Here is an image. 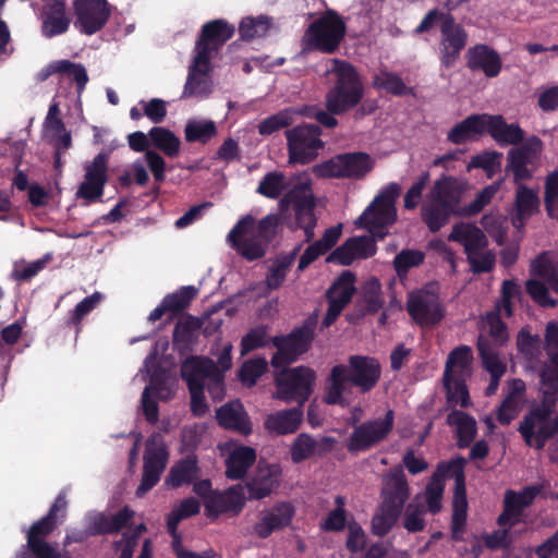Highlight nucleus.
I'll return each mask as SVG.
<instances>
[{
  "label": "nucleus",
  "mask_w": 558,
  "mask_h": 558,
  "mask_svg": "<svg viewBox=\"0 0 558 558\" xmlns=\"http://www.w3.org/2000/svg\"><path fill=\"white\" fill-rule=\"evenodd\" d=\"M501 181L494 182L478 192L466 206H461L463 185L452 175H441L437 179L421 207V218L430 232H438L452 216L470 217L477 215L497 194Z\"/></svg>",
  "instance_id": "1"
},
{
  "label": "nucleus",
  "mask_w": 558,
  "mask_h": 558,
  "mask_svg": "<svg viewBox=\"0 0 558 558\" xmlns=\"http://www.w3.org/2000/svg\"><path fill=\"white\" fill-rule=\"evenodd\" d=\"M457 460L449 463H440L427 483L424 497L427 509L430 513H438L441 508V500L445 490V480L453 478L454 489L452 497V514L450 522L451 538L454 542H463L468 521V498L465 488V476L463 464L466 459L457 456Z\"/></svg>",
  "instance_id": "2"
},
{
  "label": "nucleus",
  "mask_w": 558,
  "mask_h": 558,
  "mask_svg": "<svg viewBox=\"0 0 558 558\" xmlns=\"http://www.w3.org/2000/svg\"><path fill=\"white\" fill-rule=\"evenodd\" d=\"M539 377L543 400L530 409L519 427L526 445L536 450L558 435V414L554 416L558 400V369L543 367Z\"/></svg>",
  "instance_id": "3"
},
{
  "label": "nucleus",
  "mask_w": 558,
  "mask_h": 558,
  "mask_svg": "<svg viewBox=\"0 0 558 558\" xmlns=\"http://www.w3.org/2000/svg\"><path fill=\"white\" fill-rule=\"evenodd\" d=\"M400 192L398 183L388 184L355 220V225L364 227L369 235L351 238V260L367 258L376 253L375 239H383L387 228L397 219L396 201Z\"/></svg>",
  "instance_id": "4"
},
{
  "label": "nucleus",
  "mask_w": 558,
  "mask_h": 558,
  "mask_svg": "<svg viewBox=\"0 0 558 558\" xmlns=\"http://www.w3.org/2000/svg\"><path fill=\"white\" fill-rule=\"evenodd\" d=\"M279 221L277 215L269 214L255 227V219L246 215L229 232L228 243L246 260L260 259L276 236Z\"/></svg>",
  "instance_id": "5"
},
{
  "label": "nucleus",
  "mask_w": 558,
  "mask_h": 558,
  "mask_svg": "<svg viewBox=\"0 0 558 558\" xmlns=\"http://www.w3.org/2000/svg\"><path fill=\"white\" fill-rule=\"evenodd\" d=\"M381 502L372 521V533L383 537L397 524L405 501L410 497L409 484L402 468H396L384 476Z\"/></svg>",
  "instance_id": "6"
},
{
  "label": "nucleus",
  "mask_w": 558,
  "mask_h": 558,
  "mask_svg": "<svg viewBox=\"0 0 558 558\" xmlns=\"http://www.w3.org/2000/svg\"><path fill=\"white\" fill-rule=\"evenodd\" d=\"M434 26H438L440 33L438 41L440 63L444 68L450 69L458 62L468 44V32L456 22L450 13L433 9L425 14L413 33L414 35H422Z\"/></svg>",
  "instance_id": "7"
},
{
  "label": "nucleus",
  "mask_w": 558,
  "mask_h": 558,
  "mask_svg": "<svg viewBox=\"0 0 558 558\" xmlns=\"http://www.w3.org/2000/svg\"><path fill=\"white\" fill-rule=\"evenodd\" d=\"M332 68L326 71V75L333 77V86L326 94V109L319 107H305L302 113L315 119L320 125L331 129L338 123L335 114H340L349 109V61L331 59Z\"/></svg>",
  "instance_id": "8"
},
{
  "label": "nucleus",
  "mask_w": 558,
  "mask_h": 558,
  "mask_svg": "<svg viewBox=\"0 0 558 558\" xmlns=\"http://www.w3.org/2000/svg\"><path fill=\"white\" fill-rule=\"evenodd\" d=\"M316 372L307 366L280 367L275 374L274 398L304 407L314 391Z\"/></svg>",
  "instance_id": "9"
},
{
  "label": "nucleus",
  "mask_w": 558,
  "mask_h": 558,
  "mask_svg": "<svg viewBox=\"0 0 558 558\" xmlns=\"http://www.w3.org/2000/svg\"><path fill=\"white\" fill-rule=\"evenodd\" d=\"M344 35V22L335 11L328 10L308 25L302 38L303 51L333 53Z\"/></svg>",
  "instance_id": "10"
},
{
  "label": "nucleus",
  "mask_w": 558,
  "mask_h": 558,
  "mask_svg": "<svg viewBox=\"0 0 558 558\" xmlns=\"http://www.w3.org/2000/svg\"><path fill=\"white\" fill-rule=\"evenodd\" d=\"M66 505L65 496L59 494L48 513L34 522L27 531L26 546L35 558H71L69 551L60 553L45 539L57 526L58 512L62 511L64 517Z\"/></svg>",
  "instance_id": "11"
},
{
  "label": "nucleus",
  "mask_w": 558,
  "mask_h": 558,
  "mask_svg": "<svg viewBox=\"0 0 558 558\" xmlns=\"http://www.w3.org/2000/svg\"><path fill=\"white\" fill-rule=\"evenodd\" d=\"M288 157L290 163L308 165L314 161L325 143L322 141V129L314 123H302L286 130Z\"/></svg>",
  "instance_id": "12"
},
{
  "label": "nucleus",
  "mask_w": 558,
  "mask_h": 558,
  "mask_svg": "<svg viewBox=\"0 0 558 558\" xmlns=\"http://www.w3.org/2000/svg\"><path fill=\"white\" fill-rule=\"evenodd\" d=\"M279 206L281 210L292 208L296 227L303 229L306 241H311L314 238V229L317 223V218L314 214L316 201L311 182L305 181L294 185L280 199Z\"/></svg>",
  "instance_id": "13"
},
{
  "label": "nucleus",
  "mask_w": 558,
  "mask_h": 558,
  "mask_svg": "<svg viewBox=\"0 0 558 558\" xmlns=\"http://www.w3.org/2000/svg\"><path fill=\"white\" fill-rule=\"evenodd\" d=\"M314 330L315 323L307 319L303 326L295 328L289 335L274 337L271 343L277 351L271 357V366L279 369L298 361L311 348Z\"/></svg>",
  "instance_id": "14"
},
{
  "label": "nucleus",
  "mask_w": 558,
  "mask_h": 558,
  "mask_svg": "<svg viewBox=\"0 0 558 558\" xmlns=\"http://www.w3.org/2000/svg\"><path fill=\"white\" fill-rule=\"evenodd\" d=\"M542 151L543 142L535 135L508 151L507 170L513 174L515 184L532 179L541 166Z\"/></svg>",
  "instance_id": "15"
},
{
  "label": "nucleus",
  "mask_w": 558,
  "mask_h": 558,
  "mask_svg": "<svg viewBox=\"0 0 558 558\" xmlns=\"http://www.w3.org/2000/svg\"><path fill=\"white\" fill-rule=\"evenodd\" d=\"M235 28L226 20L217 19L205 23L195 41L194 56L199 62L210 61L225 44L232 38Z\"/></svg>",
  "instance_id": "16"
},
{
  "label": "nucleus",
  "mask_w": 558,
  "mask_h": 558,
  "mask_svg": "<svg viewBox=\"0 0 558 558\" xmlns=\"http://www.w3.org/2000/svg\"><path fill=\"white\" fill-rule=\"evenodd\" d=\"M110 153L101 150L92 161L84 165V180L76 191V197L94 203L101 199L108 183Z\"/></svg>",
  "instance_id": "17"
},
{
  "label": "nucleus",
  "mask_w": 558,
  "mask_h": 558,
  "mask_svg": "<svg viewBox=\"0 0 558 558\" xmlns=\"http://www.w3.org/2000/svg\"><path fill=\"white\" fill-rule=\"evenodd\" d=\"M74 26L85 35H93L107 24L111 10L107 0H74Z\"/></svg>",
  "instance_id": "18"
},
{
  "label": "nucleus",
  "mask_w": 558,
  "mask_h": 558,
  "mask_svg": "<svg viewBox=\"0 0 558 558\" xmlns=\"http://www.w3.org/2000/svg\"><path fill=\"white\" fill-rule=\"evenodd\" d=\"M245 506V496L241 485L231 486L222 492L217 490L210 499L205 502V515L217 520L222 514L238 517Z\"/></svg>",
  "instance_id": "19"
},
{
  "label": "nucleus",
  "mask_w": 558,
  "mask_h": 558,
  "mask_svg": "<svg viewBox=\"0 0 558 558\" xmlns=\"http://www.w3.org/2000/svg\"><path fill=\"white\" fill-rule=\"evenodd\" d=\"M407 311L420 326H433L444 316L439 298L428 291H417L410 294Z\"/></svg>",
  "instance_id": "20"
},
{
  "label": "nucleus",
  "mask_w": 558,
  "mask_h": 558,
  "mask_svg": "<svg viewBox=\"0 0 558 558\" xmlns=\"http://www.w3.org/2000/svg\"><path fill=\"white\" fill-rule=\"evenodd\" d=\"M395 413L388 410L383 418L368 421L351 435V450H365L383 440L393 427Z\"/></svg>",
  "instance_id": "21"
},
{
  "label": "nucleus",
  "mask_w": 558,
  "mask_h": 558,
  "mask_svg": "<svg viewBox=\"0 0 558 558\" xmlns=\"http://www.w3.org/2000/svg\"><path fill=\"white\" fill-rule=\"evenodd\" d=\"M197 294L198 290L194 286L181 287L161 300L160 304L150 312L148 320L155 323L167 314L166 324L172 322L191 305Z\"/></svg>",
  "instance_id": "22"
},
{
  "label": "nucleus",
  "mask_w": 558,
  "mask_h": 558,
  "mask_svg": "<svg viewBox=\"0 0 558 558\" xmlns=\"http://www.w3.org/2000/svg\"><path fill=\"white\" fill-rule=\"evenodd\" d=\"M381 376V366L377 359L364 355H351V387L366 393L373 390Z\"/></svg>",
  "instance_id": "23"
},
{
  "label": "nucleus",
  "mask_w": 558,
  "mask_h": 558,
  "mask_svg": "<svg viewBox=\"0 0 558 558\" xmlns=\"http://www.w3.org/2000/svg\"><path fill=\"white\" fill-rule=\"evenodd\" d=\"M295 509L291 502L281 501L262 513L259 521L254 524V532L260 538L269 537L291 524Z\"/></svg>",
  "instance_id": "24"
},
{
  "label": "nucleus",
  "mask_w": 558,
  "mask_h": 558,
  "mask_svg": "<svg viewBox=\"0 0 558 558\" xmlns=\"http://www.w3.org/2000/svg\"><path fill=\"white\" fill-rule=\"evenodd\" d=\"M280 474L278 464L267 463L265 459H260L254 474L246 483L248 498L259 500L269 496L278 486Z\"/></svg>",
  "instance_id": "25"
},
{
  "label": "nucleus",
  "mask_w": 558,
  "mask_h": 558,
  "mask_svg": "<svg viewBox=\"0 0 558 558\" xmlns=\"http://www.w3.org/2000/svg\"><path fill=\"white\" fill-rule=\"evenodd\" d=\"M41 35L53 38L68 32L71 19L66 14L64 0H49L40 12Z\"/></svg>",
  "instance_id": "26"
},
{
  "label": "nucleus",
  "mask_w": 558,
  "mask_h": 558,
  "mask_svg": "<svg viewBox=\"0 0 558 558\" xmlns=\"http://www.w3.org/2000/svg\"><path fill=\"white\" fill-rule=\"evenodd\" d=\"M216 421L225 429L247 436L252 433V422L240 400L229 401L216 410Z\"/></svg>",
  "instance_id": "27"
},
{
  "label": "nucleus",
  "mask_w": 558,
  "mask_h": 558,
  "mask_svg": "<svg viewBox=\"0 0 558 558\" xmlns=\"http://www.w3.org/2000/svg\"><path fill=\"white\" fill-rule=\"evenodd\" d=\"M466 64L471 71H481L489 78L498 76L502 68L499 53L484 44L469 48L466 52Z\"/></svg>",
  "instance_id": "28"
},
{
  "label": "nucleus",
  "mask_w": 558,
  "mask_h": 558,
  "mask_svg": "<svg viewBox=\"0 0 558 558\" xmlns=\"http://www.w3.org/2000/svg\"><path fill=\"white\" fill-rule=\"evenodd\" d=\"M328 311L323 319V327L332 325L342 310L349 304V269L343 270L326 292Z\"/></svg>",
  "instance_id": "29"
},
{
  "label": "nucleus",
  "mask_w": 558,
  "mask_h": 558,
  "mask_svg": "<svg viewBox=\"0 0 558 558\" xmlns=\"http://www.w3.org/2000/svg\"><path fill=\"white\" fill-rule=\"evenodd\" d=\"M485 131L500 146L518 145L524 138V131L518 123L508 124L502 116L485 114Z\"/></svg>",
  "instance_id": "30"
},
{
  "label": "nucleus",
  "mask_w": 558,
  "mask_h": 558,
  "mask_svg": "<svg viewBox=\"0 0 558 558\" xmlns=\"http://www.w3.org/2000/svg\"><path fill=\"white\" fill-rule=\"evenodd\" d=\"M217 364L208 359L192 355L186 357L181 365V377L186 381L187 388L205 387V380L215 372Z\"/></svg>",
  "instance_id": "31"
},
{
  "label": "nucleus",
  "mask_w": 558,
  "mask_h": 558,
  "mask_svg": "<svg viewBox=\"0 0 558 558\" xmlns=\"http://www.w3.org/2000/svg\"><path fill=\"white\" fill-rule=\"evenodd\" d=\"M538 192L520 182L517 184L512 225L517 229L524 227L525 221L538 209Z\"/></svg>",
  "instance_id": "32"
},
{
  "label": "nucleus",
  "mask_w": 558,
  "mask_h": 558,
  "mask_svg": "<svg viewBox=\"0 0 558 558\" xmlns=\"http://www.w3.org/2000/svg\"><path fill=\"white\" fill-rule=\"evenodd\" d=\"M448 240L462 245L465 255L474 250L488 246V240L485 233L477 226L469 222L456 223L452 227Z\"/></svg>",
  "instance_id": "33"
},
{
  "label": "nucleus",
  "mask_w": 558,
  "mask_h": 558,
  "mask_svg": "<svg viewBox=\"0 0 558 558\" xmlns=\"http://www.w3.org/2000/svg\"><path fill=\"white\" fill-rule=\"evenodd\" d=\"M303 420V407L296 405L292 409L281 410L269 414L265 426L268 430L279 435L294 433Z\"/></svg>",
  "instance_id": "34"
},
{
  "label": "nucleus",
  "mask_w": 558,
  "mask_h": 558,
  "mask_svg": "<svg viewBox=\"0 0 558 558\" xmlns=\"http://www.w3.org/2000/svg\"><path fill=\"white\" fill-rule=\"evenodd\" d=\"M447 424L454 427L460 449H465L473 442L477 432L473 416L463 411L452 410L447 415Z\"/></svg>",
  "instance_id": "35"
},
{
  "label": "nucleus",
  "mask_w": 558,
  "mask_h": 558,
  "mask_svg": "<svg viewBox=\"0 0 558 558\" xmlns=\"http://www.w3.org/2000/svg\"><path fill=\"white\" fill-rule=\"evenodd\" d=\"M473 352L469 345L454 348L447 357L444 375L446 377L466 378L471 375Z\"/></svg>",
  "instance_id": "36"
},
{
  "label": "nucleus",
  "mask_w": 558,
  "mask_h": 558,
  "mask_svg": "<svg viewBox=\"0 0 558 558\" xmlns=\"http://www.w3.org/2000/svg\"><path fill=\"white\" fill-rule=\"evenodd\" d=\"M484 132L485 114H471L448 132L447 140L452 144L459 145Z\"/></svg>",
  "instance_id": "37"
},
{
  "label": "nucleus",
  "mask_w": 558,
  "mask_h": 558,
  "mask_svg": "<svg viewBox=\"0 0 558 558\" xmlns=\"http://www.w3.org/2000/svg\"><path fill=\"white\" fill-rule=\"evenodd\" d=\"M210 61H198V57L194 56L192 64L189 68L187 78L184 85L182 97H191L199 95L206 89L207 80L211 71Z\"/></svg>",
  "instance_id": "38"
},
{
  "label": "nucleus",
  "mask_w": 558,
  "mask_h": 558,
  "mask_svg": "<svg viewBox=\"0 0 558 558\" xmlns=\"http://www.w3.org/2000/svg\"><path fill=\"white\" fill-rule=\"evenodd\" d=\"M197 456H185L184 459L175 463L166 480V483L172 487H181L185 484H192L199 476L197 465Z\"/></svg>",
  "instance_id": "39"
},
{
  "label": "nucleus",
  "mask_w": 558,
  "mask_h": 558,
  "mask_svg": "<svg viewBox=\"0 0 558 558\" xmlns=\"http://www.w3.org/2000/svg\"><path fill=\"white\" fill-rule=\"evenodd\" d=\"M143 475L138 487L136 488V496L143 497L150 490L160 478L169 456H144Z\"/></svg>",
  "instance_id": "40"
},
{
  "label": "nucleus",
  "mask_w": 558,
  "mask_h": 558,
  "mask_svg": "<svg viewBox=\"0 0 558 558\" xmlns=\"http://www.w3.org/2000/svg\"><path fill=\"white\" fill-rule=\"evenodd\" d=\"M349 381V367L336 365L325 383L324 401L327 404H339L343 401L344 384Z\"/></svg>",
  "instance_id": "41"
},
{
  "label": "nucleus",
  "mask_w": 558,
  "mask_h": 558,
  "mask_svg": "<svg viewBox=\"0 0 558 558\" xmlns=\"http://www.w3.org/2000/svg\"><path fill=\"white\" fill-rule=\"evenodd\" d=\"M477 349L483 365L490 375H504L506 373V363L500 359V347L493 345L484 335H481L477 340Z\"/></svg>",
  "instance_id": "42"
},
{
  "label": "nucleus",
  "mask_w": 558,
  "mask_h": 558,
  "mask_svg": "<svg viewBox=\"0 0 558 558\" xmlns=\"http://www.w3.org/2000/svg\"><path fill=\"white\" fill-rule=\"evenodd\" d=\"M148 136L151 145L162 151L166 156L173 158L180 153V138L169 129L154 126L149 130Z\"/></svg>",
  "instance_id": "43"
},
{
  "label": "nucleus",
  "mask_w": 558,
  "mask_h": 558,
  "mask_svg": "<svg viewBox=\"0 0 558 558\" xmlns=\"http://www.w3.org/2000/svg\"><path fill=\"white\" fill-rule=\"evenodd\" d=\"M373 86L393 96H414V89L408 87L399 74L388 70H380L379 73L373 77Z\"/></svg>",
  "instance_id": "44"
},
{
  "label": "nucleus",
  "mask_w": 558,
  "mask_h": 558,
  "mask_svg": "<svg viewBox=\"0 0 558 558\" xmlns=\"http://www.w3.org/2000/svg\"><path fill=\"white\" fill-rule=\"evenodd\" d=\"M442 381L447 392V403L449 408L460 407L465 409L471 405L472 402L465 378L446 377V375H444Z\"/></svg>",
  "instance_id": "45"
},
{
  "label": "nucleus",
  "mask_w": 558,
  "mask_h": 558,
  "mask_svg": "<svg viewBox=\"0 0 558 558\" xmlns=\"http://www.w3.org/2000/svg\"><path fill=\"white\" fill-rule=\"evenodd\" d=\"M531 272L546 281L555 292H558V263L551 259L549 253L544 252L532 262Z\"/></svg>",
  "instance_id": "46"
},
{
  "label": "nucleus",
  "mask_w": 558,
  "mask_h": 558,
  "mask_svg": "<svg viewBox=\"0 0 558 558\" xmlns=\"http://www.w3.org/2000/svg\"><path fill=\"white\" fill-rule=\"evenodd\" d=\"M202 327L199 318L187 315L179 320L173 329V344L180 348H187L196 340V333Z\"/></svg>",
  "instance_id": "47"
},
{
  "label": "nucleus",
  "mask_w": 558,
  "mask_h": 558,
  "mask_svg": "<svg viewBox=\"0 0 558 558\" xmlns=\"http://www.w3.org/2000/svg\"><path fill=\"white\" fill-rule=\"evenodd\" d=\"M184 135L189 143L207 144L217 135V126L213 120H189L184 128Z\"/></svg>",
  "instance_id": "48"
},
{
  "label": "nucleus",
  "mask_w": 558,
  "mask_h": 558,
  "mask_svg": "<svg viewBox=\"0 0 558 558\" xmlns=\"http://www.w3.org/2000/svg\"><path fill=\"white\" fill-rule=\"evenodd\" d=\"M313 172L317 178H349V153L316 165Z\"/></svg>",
  "instance_id": "49"
},
{
  "label": "nucleus",
  "mask_w": 558,
  "mask_h": 558,
  "mask_svg": "<svg viewBox=\"0 0 558 558\" xmlns=\"http://www.w3.org/2000/svg\"><path fill=\"white\" fill-rule=\"evenodd\" d=\"M100 300L101 294L99 292H95L92 295L84 298L70 313L68 319L65 320V327L70 329L73 328L76 335L80 333L82 330V322L84 317L95 310Z\"/></svg>",
  "instance_id": "50"
},
{
  "label": "nucleus",
  "mask_w": 558,
  "mask_h": 558,
  "mask_svg": "<svg viewBox=\"0 0 558 558\" xmlns=\"http://www.w3.org/2000/svg\"><path fill=\"white\" fill-rule=\"evenodd\" d=\"M270 27L271 19L268 16H247L241 21L239 25V33L241 39L250 41L252 39L266 36Z\"/></svg>",
  "instance_id": "51"
},
{
  "label": "nucleus",
  "mask_w": 558,
  "mask_h": 558,
  "mask_svg": "<svg viewBox=\"0 0 558 558\" xmlns=\"http://www.w3.org/2000/svg\"><path fill=\"white\" fill-rule=\"evenodd\" d=\"M295 255L296 253L293 251L290 254L279 256L275 259L266 276V286L268 289L276 290L281 287L294 262Z\"/></svg>",
  "instance_id": "52"
},
{
  "label": "nucleus",
  "mask_w": 558,
  "mask_h": 558,
  "mask_svg": "<svg viewBox=\"0 0 558 558\" xmlns=\"http://www.w3.org/2000/svg\"><path fill=\"white\" fill-rule=\"evenodd\" d=\"M383 306L381 284L378 279L368 280L361 293V307L363 313H375Z\"/></svg>",
  "instance_id": "53"
},
{
  "label": "nucleus",
  "mask_w": 558,
  "mask_h": 558,
  "mask_svg": "<svg viewBox=\"0 0 558 558\" xmlns=\"http://www.w3.org/2000/svg\"><path fill=\"white\" fill-rule=\"evenodd\" d=\"M287 189L286 177L282 172L271 171L260 180L256 192L267 198L276 199Z\"/></svg>",
  "instance_id": "54"
},
{
  "label": "nucleus",
  "mask_w": 558,
  "mask_h": 558,
  "mask_svg": "<svg viewBox=\"0 0 558 558\" xmlns=\"http://www.w3.org/2000/svg\"><path fill=\"white\" fill-rule=\"evenodd\" d=\"M466 260L473 274H484L494 269L496 255L488 246H483L466 254Z\"/></svg>",
  "instance_id": "55"
},
{
  "label": "nucleus",
  "mask_w": 558,
  "mask_h": 558,
  "mask_svg": "<svg viewBox=\"0 0 558 558\" xmlns=\"http://www.w3.org/2000/svg\"><path fill=\"white\" fill-rule=\"evenodd\" d=\"M484 328L488 336H485L493 345L502 347L509 339L507 326L497 312L487 313L484 320Z\"/></svg>",
  "instance_id": "56"
},
{
  "label": "nucleus",
  "mask_w": 558,
  "mask_h": 558,
  "mask_svg": "<svg viewBox=\"0 0 558 558\" xmlns=\"http://www.w3.org/2000/svg\"><path fill=\"white\" fill-rule=\"evenodd\" d=\"M268 363L264 357H256L245 361L239 369V378L243 385L253 387L257 379L266 373Z\"/></svg>",
  "instance_id": "57"
},
{
  "label": "nucleus",
  "mask_w": 558,
  "mask_h": 558,
  "mask_svg": "<svg viewBox=\"0 0 558 558\" xmlns=\"http://www.w3.org/2000/svg\"><path fill=\"white\" fill-rule=\"evenodd\" d=\"M293 124V112L289 109L281 110L258 124L260 135H271L272 133L289 128Z\"/></svg>",
  "instance_id": "58"
},
{
  "label": "nucleus",
  "mask_w": 558,
  "mask_h": 558,
  "mask_svg": "<svg viewBox=\"0 0 558 558\" xmlns=\"http://www.w3.org/2000/svg\"><path fill=\"white\" fill-rule=\"evenodd\" d=\"M502 154L496 150H486L471 158L469 168L483 169L492 178L501 166Z\"/></svg>",
  "instance_id": "59"
},
{
  "label": "nucleus",
  "mask_w": 558,
  "mask_h": 558,
  "mask_svg": "<svg viewBox=\"0 0 558 558\" xmlns=\"http://www.w3.org/2000/svg\"><path fill=\"white\" fill-rule=\"evenodd\" d=\"M542 486L531 485L522 488L519 492L508 489L505 493V499H509L515 509L523 513V510L531 506L535 498L541 494Z\"/></svg>",
  "instance_id": "60"
},
{
  "label": "nucleus",
  "mask_w": 558,
  "mask_h": 558,
  "mask_svg": "<svg viewBox=\"0 0 558 558\" xmlns=\"http://www.w3.org/2000/svg\"><path fill=\"white\" fill-rule=\"evenodd\" d=\"M424 506L415 501L410 502L404 510L403 527L409 533L422 532L425 529Z\"/></svg>",
  "instance_id": "61"
},
{
  "label": "nucleus",
  "mask_w": 558,
  "mask_h": 558,
  "mask_svg": "<svg viewBox=\"0 0 558 558\" xmlns=\"http://www.w3.org/2000/svg\"><path fill=\"white\" fill-rule=\"evenodd\" d=\"M268 326L259 325L244 335L241 339V354H247L267 345Z\"/></svg>",
  "instance_id": "62"
},
{
  "label": "nucleus",
  "mask_w": 558,
  "mask_h": 558,
  "mask_svg": "<svg viewBox=\"0 0 558 558\" xmlns=\"http://www.w3.org/2000/svg\"><path fill=\"white\" fill-rule=\"evenodd\" d=\"M257 456H228L226 460V476L229 480H241L248 468L256 462Z\"/></svg>",
  "instance_id": "63"
},
{
  "label": "nucleus",
  "mask_w": 558,
  "mask_h": 558,
  "mask_svg": "<svg viewBox=\"0 0 558 558\" xmlns=\"http://www.w3.org/2000/svg\"><path fill=\"white\" fill-rule=\"evenodd\" d=\"M424 253L418 250H402L393 259V267L399 276L405 275L410 268L424 262Z\"/></svg>",
  "instance_id": "64"
}]
</instances>
